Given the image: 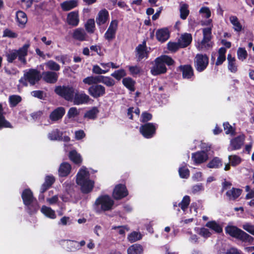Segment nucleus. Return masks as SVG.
Segmentation results:
<instances>
[{
    "label": "nucleus",
    "instance_id": "f257e3e1",
    "mask_svg": "<svg viewBox=\"0 0 254 254\" xmlns=\"http://www.w3.org/2000/svg\"><path fill=\"white\" fill-rule=\"evenodd\" d=\"M76 183L80 186L83 193H88L90 192L94 185V182L89 179V173L85 167L83 166L76 175Z\"/></svg>",
    "mask_w": 254,
    "mask_h": 254
},
{
    "label": "nucleus",
    "instance_id": "f03ea898",
    "mask_svg": "<svg viewBox=\"0 0 254 254\" xmlns=\"http://www.w3.org/2000/svg\"><path fill=\"white\" fill-rule=\"evenodd\" d=\"M154 63L150 72L153 75H158L166 73L167 70L166 64L168 66L173 65L175 61L167 55H162L157 58Z\"/></svg>",
    "mask_w": 254,
    "mask_h": 254
},
{
    "label": "nucleus",
    "instance_id": "7ed1b4c3",
    "mask_svg": "<svg viewBox=\"0 0 254 254\" xmlns=\"http://www.w3.org/2000/svg\"><path fill=\"white\" fill-rule=\"evenodd\" d=\"M29 48V45L26 44L18 50L8 51L5 55L7 61L11 63L17 58L18 60L22 64H26V57L27 56Z\"/></svg>",
    "mask_w": 254,
    "mask_h": 254
},
{
    "label": "nucleus",
    "instance_id": "20e7f679",
    "mask_svg": "<svg viewBox=\"0 0 254 254\" xmlns=\"http://www.w3.org/2000/svg\"><path fill=\"white\" fill-rule=\"evenodd\" d=\"M94 211L98 214L109 211L111 209V197L108 194H101L95 200L93 205Z\"/></svg>",
    "mask_w": 254,
    "mask_h": 254
},
{
    "label": "nucleus",
    "instance_id": "39448f33",
    "mask_svg": "<svg viewBox=\"0 0 254 254\" xmlns=\"http://www.w3.org/2000/svg\"><path fill=\"white\" fill-rule=\"evenodd\" d=\"M21 196L24 204L27 206L28 213L32 214L35 212L37 210V205L36 202H34L35 200L31 190L30 189L24 190Z\"/></svg>",
    "mask_w": 254,
    "mask_h": 254
},
{
    "label": "nucleus",
    "instance_id": "423d86ee",
    "mask_svg": "<svg viewBox=\"0 0 254 254\" xmlns=\"http://www.w3.org/2000/svg\"><path fill=\"white\" fill-rule=\"evenodd\" d=\"M76 89L70 85L59 86L55 88V92L65 100L71 102Z\"/></svg>",
    "mask_w": 254,
    "mask_h": 254
},
{
    "label": "nucleus",
    "instance_id": "0eeeda50",
    "mask_svg": "<svg viewBox=\"0 0 254 254\" xmlns=\"http://www.w3.org/2000/svg\"><path fill=\"white\" fill-rule=\"evenodd\" d=\"M39 72L36 69H31L25 72L24 76L19 80L20 83L24 86H27V81H28L30 85H34L40 80Z\"/></svg>",
    "mask_w": 254,
    "mask_h": 254
},
{
    "label": "nucleus",
    "instance_id": "6e6552de",
    "mask_svg": "<svg viewBox=\"0 0 254 254\" xmlns=\"http://www.w3.org/2000/svg\"><path fill=\"white\" fill-rule=\"evenodd\" d=\"M203 39L199 44L198 48L200 50L207 49L211 46L210 41L211 38V28L210 27L203 29Z\"/></svg>",
    "mask_w": 254,
    "mask_h": 254
},
{
    "label": "nucleus",
    "instance_id": "1a4fd4ad",
    "mask_svg": "<svg viewBox=\"0 0 254 254\" xmlns=\"http://www.w3.org/2000/svg\"><path fill=\"white\" fill-rule=\"evenodd\" d=\"M89 100V96L84 91H78L76 90L71 102L75 105H80L87 104Z\"/></svg>",
    "mask_w": 254,
    "mask_h": 254
},
{
    "label": "nucleus",
    "instance_id": "9d476101",
    "mask_svg": "<svg viewBox=\"0 0 254 254\" xmlns=\"http://www.w3.org/2000/svg\"><path fill=\"white\" fill-rule=\"evenodd\" d=\"M208 64V58L205 55L197 54L194 59V65L198 71H202Z\"/></svg>",
    "mask_w": 254,
    "mask_h": 254
},
{
    "label": "nucleus",
    "instance_id": "9b49d317",
    "mask_svg": "<svg viewBox=\"0 0 254 254\" xmlns=\"http://www.w3.org/2000/svg\"><path fill=\"white\" fill-rule=\"evenodd\" d=\"M156 127L153 123H147L140 127L139 130L146 138H151L155 133Z\"/></svg>",
    "mask_w": 254,
    "mask_h": 254
},
{
    "label": "nucleus",
    "instance_id": "f8f14e48",
    "mask_svg": "<svg viewBox=\"0 0 254 254\" xmlns=\"http://www.w3.org/2000/svg\"><path fill=\"white\" fill-rule=\"evenodd\" d=\"M114 197L117 199H122L128 195V191L125 185H117L114 190Z\"/></svg>",
    "mask_w": 254,
    "mask_h": 254
},
{
    "label": "nucleus",
    "instance_id": "ddd939ff",
    "mask_svg": "<svg viewBox=\"0 0 254 254\" xmlns=\"http://www.w3.org/2000/svg\"><path fill=\"white\" fill-rule=\"evenodd\" d=\"M43 79L48 83H55L58 79L59 73L52 71L43 72L42 74Z\"/></svg>",
    "mask_w": 254,
    "mask_h": 254
},
{
    "label": "nucleus",
    "instance_id": "4468645a",
    "mask_svg": "<svg viewBox=\"0 0 254 254\" xmlns=\"http://www.w3.org/2000/svg\"><path fill=\"white\" fill-rule=\"evenodd\" d=\"M191 158L195 164H199L205 162L208 156L206 152L200 151L192 153Z\"/></svg>",
    "mask_w": 254,
    "mask_h": 254
},
{
    "label": "nucleus",
    "instance_id": "2eb2a0df",
    "mask_svg": "<svg viewBox=\"0 0 254 254\" xmlns=\"http://www.w3.org/2000/svg\"><path fill=\"white\" fill-rule=\"evenodd\" d=\"M105 91V88L101 85H92L88 89L89 93L94 98L103 95Z\"/></svg>",
    "mask_w": 254,
    "mask_h": 254
},
{
    "label": "nucleus",
    "instance_id": "dca6fc26",
    "mask_svg": "<svg viewBox=\"0 0 254 254\" xmlns=\"http://www.w3.org/2000/svg\"><path fill=\"white\" fill-rule=\"evenodd\" d=\"M136 57L138 61H141L143 58H147L148 52L147 51L146 43L143 42L142 44H139L136 48Z\"/></svg>",
    "mask_w": 254,
    "mask_h": 254
},
{
    "label": "nucleus",
    "instance_id": "f3484780",
    "mask_svg": "<svg viewBox=\"0 0 254 254\" xmlns=\"http://www.w3.org/2000/svg\"><path fill=\"white\" fill-rule=\"evenodd\" d=\"M244 136H239L231 140L228 149L230 151L240 149L243 144Z\"/></svg>",
    "mask_w": 254,
    "mask_h": 254
},
{
    "label": "nucleus",
    "instance_id": "a211bd4d",
    "mask_svg": "<svg viewBox=\"0 0 254 254\" xmlns=\"http://www.w3.org/2000/svg\"><path fill=\"white\" fill-rule=\"evenodd\" d=\"M65 114V109L64 107H58L54 110L50 115L51 121L55 122L60 120Z\"/></svg>",
    "mask_w": 254,
    "mask_h": 254
},
{
    "label": "nucleus",
    "instance_id": "6ab92c4d",
    "mask_svg": "<svg viewBox=\"0 0 254 254\" xmlns=\"http://www.w3.org/2000/svg\"><path fill=\"white\" fill-rule=\"evenodd\" d=\"M72 37L76 40L83 41L87 40V36L83 28H78L73 31Z\"/></svg>",
    "mask_w": 254,
    "mask_h": 254
},
{
    "label": "nucleus",
    "instance_id": "aec40b11",
    "mask_svg": "<svg viewBox=\"0 0 254 254\" xmlns=\"http://www.w3.org/2000/svg\"><path fill=\"white\" fill-rule=\"evenodd\" d=\"M66 21L69 25L76 26L79 21L78 12L72 11L69 12L67 14Z\"/></svg>",
    "mask_w": 254,
    "mask_h": 254
},
{
    "label": "nucleus",
    "instance_id": "412c9836",
    "mask_svg": "<svg viewBox=\"0 0 254 254\" xmlns=\"http://www.w3.org/2000/svg\"><path fill=\"white\" fill-rule=\"evenodd\" d=\"M179 68L182 72L183 78L189 79L193 75V69L190 65H180Z\"/></svg>",
    "mask_w": 254,
    "mask_h": 254
},
{
    "label": "nucleus",
    "instance_id": "4be33fe9",
    "mask_svg": "<svg viewBox=\"0 0 254 254\" xmlns=\"http://www.w3.org/2000/svg\"><path fill=\"white\" fill-rule=\"evenodd\" d=\"M70 165L66 162L63 163L60 166L58 172L60 177H64L68 176L71 171Z\"/></svg>",
    "mask_w": 254,
    "mask_h": 254
},
{
    "label": "nucleus",
    "instance_id": "5701e85b",
    "mask_svg": "<svg viewBox=\"0 0 254 254\" xmlns=\"http://www.w3.org/2000/svg\"><path fill=\"white\" fill-rule=\"evenodd\" d=\"M178 41L181 45V48L186 47L191 42V35L190 33H184L181 35Z\"/></svg>",
    "mask_w": 254,
    "mask_h": 254
},
{
    "label": "nucleus",
    "instance_id": "b1692460",
    "mask_svg": "<svg viewBox=\"0 0 254 254\" xmlns=\"http://www.w3.org/2000/svg\"><path fill=\"white\" fill-rule=\"evenodd\" d=\"M230 23L233 25V29L236 32H239L243 29V25L236 16L231 15L229 17Z\"/></svg>",
    "mask_w": 254,
    "mask_h": 254
},
{
    "label": "nucleus",
    "instance_id": "393cba45",
    "mask_svg": "<svg viewBox=\"0 0 254 254\" xmlns=\"http://www.w3.org/2000/svg\"><path fill=\"white\" fill-rule=\"evenodd\" d=\"M16 19L18 26L23 28L27 22V17L26 14L22 11H18L16 12Z\"/></svg>",
    "mask_w": 254,
    "mask_h": 254
},
{
    "label": "nucleus",
    "instance_id": "a878e982",
    "mask_svg": "<svg viewBox=\"0 0 254 254\" xmlns=\"http://www.w3.org/2000/svg\"><path fill=\"white\" fill-rule=\"evenodd\" d=\"M242 190L233 188L231 190L227 191L226 193L229 199L234 200L237 199L241 194Z\"/></svg>",
    "mask_w": 254,
    "mask_h": 254
},
{
    "label": "nucleus",
    "instance_id": "bb28decb",
    "mask_svg": "<svg viewBox=\"0 0 254 254\" xmlns=\"http://www.w3.org/2000/svg\"><path fill=\"white\" fill-rule=\"evenodd\" d=\"M157 39L161 42H164L169 37V33L167 29L158 30L156 33Z\"/></svg>",
    "mask_w": 254,
    "mask_h": 254
},
{
    "label": "nucleus",
    "instance_id": "cd10ccee",
    "mask_svg": "<svg viewBox=\"0 0 254 254\" xmlns=\"http://www.w3.org/2000/svg\"><path fill=\"white\" fill-rule=\"evenodd\" d=\"M109 13L106 9L101 10L96 18V22L97 24L101 25L105 23L108 19Z\"/></svg>",
    "mask_w": 254,
    "mask_h": 254
},
{
    "label": "nucleus",
    "instance_id": "c85d7f7f",
    "mask_svg": "<svg viewBox=\"0 0 254 254\" xmlns=\"http://www.w3.org/2000/svg\"><path fill=\"white\" fill-rule=\"evenodd\" d=\"M227 60L228 62V69L232 72H236L238 68L235 58L233 57L231 54H228L227 56Z\"/></svg>",
    "mask_w": 254,
    "mask_h": 254
},
{
    "label": "nucleus",
    "instance_id": "c756f323",
    "mask_svg": "<svg viewBox=\"0 0 254 254\" xmlns=\"http://www.w3.org/2000/svg\"><path fill=\"white\" fill-rule=\"evenodd\" d=\"M225 231L231 236L238 239L242 230L235 226H228L226 227Z\"/></svg>",
    "mask_w": 254,
    "mask_h": 254
},
{
    "label": "nucleus",
    "instance_id": "7c9ffc66",
    "mask_svg": "<svg viewBox=\"0 0 254 254\" xmlns=\"http://www.w3.org/2000/svg\"><path fill=\"white\" fill-rule=\"evenodd\" d=\"M77 5L76 0L65 1L61 4L62 9L64 11H68L75 7Z\"/></svg>",
    "mask_w": 254,
    "mask_h": 254
},
{
    "label": "nucleus",
    "instance_id": "2f4dec72",
    "mask_svg": "<svg viewBox=\"0 0 254 254\" xmlns=\"http://www.w3.org/2000/svg\"><path fill=\"white\" fill-rule=\"evenodd\" d=\"M41 212L46 217L51 219H55L56 215L55 212L51 207L43 205L41 209Z\"/></svg>",
    "mask_w": 254,
    "mask_h": 254
},
{
    "label": "nucleus",
    "instance_id": "473e14b6",
    "mask_svg": "<svg viewBox=\"0 0 254 254\" xmlns=\"http://www.w3.org/2000/svg\"><path fill=\"white\" fill-rule=\"evenodd\" d=\"M62 135V132L58 129H55L48 134V137L51 140H60L63 139Z\"/></svg>",
    "mask_w": 254,
    "mask_h": 254
},
{
    "label": "nucleus",
    "instance_id": "72a5a7b5",
    "mask_svg": "<svg viewBox=\"0 0 254 254\" xmlns=\"http://www.w3.org/2000/svg\"><path fill=\"white\" fill-rule=\"evenodd\" d=\"M47 69L52 71H58L60 70V65L53 60H49L44 64Z\"/></svg>",
    "mask_w": 254,
    "mask_h": 254
},
{
    "label": "nucleus",
    "instance_id": "f704fd0d",
    "mask_svg": "<svg viewBox=\"0 0 254 254\" xmlns=\"http://www.w3.org/2000/svg\"><path fill=\"white\" fill-rule=\"evenodd\" d=\"M143 252L142 246L139 244H133L127 249L128 254H141Z\"/></svg>",
    "mask_w": 254,
    "mask_h": 254
},
{
    "label": "nucleus",
    "instance_id": "c9c22d12",
    "mask_svg": "<svg viewBox=\"0 0 254 254\" xmlns=\"http://www.w3.org/2000/svg\"><path fill=\"white\" fill-rule=\"evenodd\" d=\"M238 239L242 241L243 242L248 243L249 244H252L254 242V238L245 232L243 230L241 231Z\"/></svg>",
    "mask_w": 254,
    "mask_h": 254
},
{
    "label": "nucleus",
    "instance_id": "e433bc0d",
    "mask_svg": "<svg viewBox=\"0 0 254 254\" xmlns=\"http://www.w3.org/2000/svg\"><path fill=\"white\" fill-rule=\"evenodd\" d=\"M67 243L68 246L71 247L68 248L71 251H73L77 249H79L81 247L85 245V242L84 240L80 241L79 243L75 241L69 240Z\"/></svg>",
    "mask_w": 254,
    "mask_h": 254
},
{
    "label": "nucleus",
    "instance_id": "4c0bfd02",
    "mask_svg": "<svg viewBox=\"0 0 254 254\" xmlns=\"http://www.w3.org/2000/svg\"><path fill=\"white\" fill-rule=\"evenodd\" d=\"M99 113V110L96 107L92 108L84 114V117L89 120H95Z\"/></svg>",
    "mask_w": 254,
    "mask_h": 254
},
{
    "label": "nucleus",
    "instance_id": "58836bf2",
    "mask_svg": "<svg viewBox=\"0 0 254 254\" xmlns=\"http://www.w3.org/2000/svg\"><path fill=\"white\" fill-rule=\"evenodd\" d=\"M205 226L216 233H220L222 232V227L215 221L208 222Z\"/></svg>",
    "mask_w": 254,
    "mask_h": 254
},
{
    "label": "nucleus",
    "instance_id": "ea45409f",
    "mask_svg": "<svg viewBox=\"0 0 254 254\" xmlns=\"http://www.w3.org/2000/svg\"><path fill=\"white\" fill-rule=\"evenodd\" d=\"M226 50L225 48L221 47L218 51V57L216 62L215 64L219 65L221 64L226 60L225 54Z\"/></svg>",
    "mask_w": 254,
    "mask_h": 254
},
{
    "label": "nucleus",
    "instance_id": "a19ab883",
    "mask_svg": "<svg viewBox=\"0 0 254 254\" xmlns=\"http://www.w3.org/2000/svg\"><path fill=\"white\" fill-rule=\"evenodd\" d=\"M123 83L125 86L131 91L135 90L134 85L135 82L130 77H126L123 79Z\"/></svg>",
    "mask_w": 254,
    "mask_h": 254
},
{
    "label": "nucleus",
    "instance_id": "79ce46f5",
    "mask_svg": "<svg viewBox=\"0 0 254 254\" xmlns=\"http://www.w3.org/2000/svg\"><path fill=\"white\" fill-rule=\"evenodd\" d=\"M180 17L181 19H186L190 13L189 5L186 3L181 4L180 8Z\"/></svg>",
    "mask_w": 254,
    "mask_h": 254
},
{
    "label": "nucleus",
    "instance_id": "37998d69",
    "mask_svg": "<svg viewBox=\"0 0 254 254\" xmlns=\"http://www.w3.org/2000/svg\"><path fill=\"white\" fill-rule=\"evenodd\" d=\"M2 105L0 104V129L2 127H11L10 124L4 119Z\"/></svg>",
    "mask_w": 254,
    "mask_h": 254
},
{
    "label": "nucleus",
    "instance_id": "c03bdc74",
    "mask_svg": "<svg viewBox=\"0 0 254 254\" xmlns=\"http://www.w3.org/2000/svg\"><path fill=\"white\" fill-rule=\"evenodd\" d=\"M69 157L75 164H80L82 161L80 155L74 150L69 152Z\"/></svg>",
    "mask_w": 254,
    "mask_h": 254
},
{
    "label": "nucleus",
    "instance_id": "a18cd8bd",
    "mask_svg": "<svg viewBox=\"0 0 254 254\" xmlns=\"http://www.w3.org/2000/svg\"><path fill=\"white\" fill-rule=\"evenodd\" d=\"M222 165L221 160L218 157H215L207 164V167L210 168H217Z\"/></svg>",
    "mask_w": 254,
    "mask_h": 254
},
{
    "label": "nucleus",
    "instance_id": "49530a36",
    "mask_svg": "<svg viewBox=\"0 0 254 254\" xmlns=\"http://www.w3.org/2000/svg\"><path fill=\"white\" fill-rule=\"evenodd\" d=\"M10 106L12 107L16 106L21 101V97L17 95H11L8 98Z\"/></svg>",
    "mask_w": 254,
    "mask_h": 254
},
{
    "label": "nucleus",
    "instance_id": "de8ad7c7",
    "mask_svg": "<svg viewBox=\"0 0 254 254\" xmlns=\"http://www.w3.org/2000/svg\"><path fill=\"white\" fill-rule=\"evenodd\" d=\"M86 30L90 33H93L95 30V21L93 19H89L85 24Z\"/></svg>",
    "mask_w": 254,
    "mask_h": 254
},
{
    "label": "nucleus",
    "instance_id": "09e8293b",
    "mask_svg": "<svg viewBox=\"0 0 254 254\" xmlns=\"http://www.w3.org/2000/svg\"><path fill=\"white\" fill-rule=\"evenodd\" d=\"M99 75L97 76H90L87 77L83 80V82L85 84L91 85L93 84H97L99 83Z\"/></svg>",
    "mask_w": 254,
    "mask_h": 254
},
{
    "label": "nucleus",
    "instance_id": "8fccbe9b",
    "mask_svg": "<svg viewBox=\"0 0 254 254\" xmlns=\"http://www.w3.org/2000/svg\"><path fill=\"white\" fill-rule=\"evenodd\" d=\"M190 197L188 195H186L183 197L182 200L179 203L178 205L181 207L183 211H185L190 204Z\"/></svg>",
    "mask_w": 254,
    "mask_h": 254
},
{
    "label": "nucleus",
    "instance_id": "3c124183",
    "mask_svg": "<svg viewBox=\"0 0 254 254\" xmlns=\"http://www.w3.org/2000/svg\"><path fill=\"white\" fill-rule=\"evenodd\" d=\"M248 56L247 51L245 48H239L237 50V56L239 60L244 61L245 60Z\"/></svg>",
    "mask_w": 254,
    "mask_h": 254
},
{
    "label": "nucleus",
    "instance_id": "603ef678",
    "mask_svg": "<svg viewBox=\"0 0 254 254\" xmlns=\"http://www.w3.org/2000/svg\"><path fill=\"white\" fill-rule=\"evenodd\" d=\"M228 159L233 166H237L242 161L241 158L236 155L229 156Z\"/></svg>",
    "mask_w": 254,
    "mask_h": 254
},
{
    "label": "nucleus",
    "instance_id": "864d4df0",
    "mask_svg": "<svg viewBox=\"0 0 254 254\" xmlns=\"http://www.w3.org/2000/svg\"><path fill=\"white\" fill-rule=\"evenodd\" d=\"M74 186L73 183L70 181H67L63 184V187L68 194H70L72 192Z\"/></svg>",
    "mask_w": 254,
    "mask_h": 254
},
{
    "label": "nucleus",
    "instance_id": "5fc2aeb1",
    "mask_svg": "<svg viewBox=\"0 0 254 254\" xmlns=\"http://www.w3.org/2000/svg\"><path fill=\"white\" fill-rule=\"evenodd\" d=\"M199 14L206 18H209L211 16V11L208 7L203 6L199 10Z\"/></svg>",
    "mask_w": 254,
    "mask_h": 254
},
{
    "label": "nucleus",
    "instance_id": "6e6d98bb",
    "mask_svg": "<svg viewBox=\"0 0 254 254\" xmlns=\"http://www.w3.org/2000/svg\"><path fill=\"white\" fill-rule=\"evenodd\" d=\"M141 238V234L136 232H132L127 237L128 241L131 242H134L140 240Z\"/></svg>",
    "mask_w": 254,
    "mask_h": 254
},
{
    "label": "nucleus",
    "instance_id": "4d7b16f0",
    "mask_svg": "<svg viewBox=\"0 0 254 254\" xmlns=\"http://www.w3.org/2000/svg\"><path fill=\"white\" fill-rule=\"evenodd\" d=\"M128 68L130 73L133 76L139 74L142 70L141 67L138 65L128 66Z\"/></svg>",
    "mask_w": 254,
    "mask_h": 254
},
{
    "label": "nucleus",
    "instance_id": "13d9d810",
    "mask_svg": "<svg viewBox=\"0 0 254 254\" xmlns=\"http://www.w3.org/2000/svg\"><path fill=\"white\" fill-rule=\"evenodd\" d=\"M180 176L182 178H188L190 176L189 170L186 167H180L179 169Z\"/></svg>",
    "mask_w": 254,
    "mask_h": 254
},
{
    "label": "nucleus",
    "instance_id": "bf43d9fd",
    "mask_svg": "<svg viewBox=\"0 0 254 254\" xmlns=\"http://www.w3.org/2000/svg\"><path fill=\"white\" fill-rule=\"evenodd\" d=\"M3 37L10 38H15L18 37V34L10 29H6L4 30Z\"/></svg>",
    "mask_w": 254,
    "mask_h": 254
},
{
    "label": "nucleus",
    "instance_id": "052dcab7",
    "mask_svg": "<svg viewBox=\"0 0 254 254\" xmlns=\"http://www.w3.org/2000/svg\"><path fill=\"white\" fill-rule=\"evenodd\" d=\"M242 228L245 231L254 236V225L247 222L243 225Z\"/></svg>",
    "mask_w": 254,
    "mask_h": 254
},
{
    "label": "nucleus",
    "instance_id": "680f3d73",
    "mask_svg": "<svg viewBox=\"0 0 254 254\" xmlns=\"http://www.w3.org/2000/svg\"><path fill=\"white\" fill-rule=\"evenodd\" d=\"M181 47V45L179 42H169L168 43V49L169 51L172 52H176Z\"/></svg>",
    "mask_w": 254,
    "mask_h": 254
},
{
    "label": "nucleus",
    "instance_id": "e2e57ef3",
    "mask_svg": "<svg viewBox=\"0 0 254 254\" xmlns=\"http://www.w3.org/2000/svg\"><path fill=\"white\" fill-rule=\"evenodd\" d=\"M79 114V111L76 108L71 107L69 109L67 116L69 118H73L78 116Z\"/></svg>",
    "mask_w": 254,
    "mask_h": 254
},
{
    "label": "nucleus",
    "instance_id": "0e129e2a",
    "mask_svg": "<svg viewBox=\"0 0 254 254\" xmlns=\"http://www.w3.org/2000/svg\"><path fill=\"white\" fill-rule=\"evenodd\" d=\"M125 75L126 72L124 69L116 70L114 73H112V76L118 80L121 79Z\"/></svg>",
    "mask_w": 254,
    "mask_h": 254
},
{
    "label": "nucleus",
    "instance_id": "69168bd1",
    "mask_svg": "<svg viewBox=\"0 0 254 254\" xmlns=\"http://www.w3.org/2000/svg\"><path fill=\"white\" fill-rule=\"evenodd\" d=\"M224 129L226 134H233L234 132V129L233 127L229 124L226 122L223 124Z\"/></svg>",
    "mask_w": 254,
    "mask_h": 254
},
{
    "label": "nucleus",
    "instance_id": "338daca9",
    "mask_svg": "<svg viewBox=\"0 0 254 254\" xmlns=\"http://www.w3.org/2000/svg\"><path fill=\"white\" fill-rule=\"evenodd\" d=\"M204 190V187L202 184H197L192 186L191 188V192L196 194Z\"/></svg>",
    "mask_w": 254,
    "mask_h": 254
},
{
    "label": "nucleus",
    "instance_id": "774afa93",
    "mask_svg": "<svg viewBox=\"0 0 254 254\" xmlns=\"http://www.w3.org/2000/svg\"><path fill=\"white\" fill-rule=\"evenodd\" d=\"M92 72L95 74H102L106 73L107 72V70L101 68L98 65H94L93 66Z\"/></svg>",
    "mask_w": 254,
    "mask_h": 254
}]
</instances>
